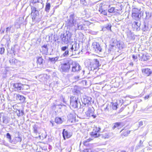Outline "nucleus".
Listing matches in <instances>:
<instances>
[{"mask_svg":"<svg viewBox=\"0 0 152 152\" xmlns=\"http://www.w3.org/2000/svg\"><path fill=\"white\" fill-rule=\"evenodd\" d=\"M76 15L74 13L70 14L69 17H67V20L66 24L68 28H70L75 26L76 22Z\"/></svg>","mask_w":152,"mask_h":152,"instance_id":"1","label":"nucleus"},{"mask_svg":"<svg viewBox=\"0 0 152 152\" xmlns=\"http://www.w3.org/2000/svg\"><path fill=\"white\" fill-rule=\"evenodd\" d=\"M30 6L31 9V14L32 16V19L33 21H37L39 20V10L40 9L38 8L37 7L32 6V5L30 4Z\"/></svg>","mask_w":152,"mask_h":152,"instance_id":"2","label":"nucleus"},{"mask_svg":"<svg viewBox=\"0 0 152 152\" xmlns=\"http://www.w3.org/2000/svg\"><path fill=\"white\" fill-rule=\"evenodd\" d=\"M72 63V60L71 59L67 60L66 62L61 64V71L64 72H67L71 67V64Z\"/></svg>","mask_w":152,"mask_h":152,"instance_id":"3","label":"nucleus"},{"mask_svg":"<svg viewBox=\"0 0 152 152\" xmlns=\"http://www.w3.org/2000/svg\"><path fill=\"white\" fill-rule=\"evenodd\" d=\"M132 17L134 20H139L141 16V11L137 9L134 8L132 10Z\"/></svg>","mask_w":152,"mask_h":152,"instance_id":"4","label":"nucleus"},{"mask_svg":"<svg viewBox=\"0 0 152 152\" xmlns=\"http://www.w3.org/2000/svg\"><path fill=\"white\" fill-rule=\"evenodd\" d=\"M78 98L75 96H72L70 97V106L72 108L75 109L78 108V106L80 105V103L78 101Z\"/></svg>","mask_w":152,"mask_h":152,"instance_id":"5","label":"nucleus"},{"mask_svg":"<svg viewBox=\"0 0 152 152\" xmlns=\"http://www.w3.org/2000/svg\"><path fill=\"white\" fill-rule=\"evenodd\" d=\"M99 66V61L96 59H94L91 61L89 67L91 68V70L94 71Z\"/></svg>","mask_w":152,"mask_h":152,"instance_id":"6","label":"nucleus"},{"mask_svg":"<svg viewBox=\"0 0 152 152\" xmlns=\"http://www.w3.org/2000/svg\"><path fill=\"white\" fill-rule=\"evenodd\" d=\"M31 2L33 4L32 6L37 7L39 9H41L43 7L42 0H31Z\"/></svg>","mask_w":152,"mask_h":152,"instance_id":"7","label":"nucleus"},{"mask_svg":"<svg viewBox=\"0 0 152 152\" xmlns=\"http://www.w3.org/2000/svg\"><path fill=\"white\" fill-rule=\"evenodd\" d=\"M93 50L96 53H99L102 51V48L99 44L97 42H94L92 44Z\"/></svg>","mask_w":152,"mask_h":152,"instance_id":"8","label":"nucleus"},{"mask_svg":"<svg viewBox=\"0 0 152 152\" xmlns=\"http://www.w3.org/2000/svg\"><path fill=\"white\" fill-rule=\"evenodd\" d=\"M72 68V71L75 72L79 70L81 68V66L77 63L74 62L72 61V63L71 64Z\"/></svg>","mask_w":152,"mask_h":152,"instance_id":"9","label":"nucleus"},{"mask_svg":"<svg viewBox=\"0 0 152 152\" xmlns=\"http://www.w3.org/2000/svg\"><path fill=\"white\" fill-rule=\"evenodd\" d=\"M76 28L79 30H87L88 29V26L84 24L82 22H77Z\"/></svg>","mask_w":152,"mask_h":152,"instance_id":"10","label":"nucleus"},{"mask_svg":"<svg viewBox=\"0 0 152 152\" xmlns=\"http://www.w3.org/2000/svg\"><path fill=\"white\" fill-rule=\"evenodd\" d=\"M100 130V128L99 127H96L94 128L93 131L91 133V135L94 138L100 136L99 132Z\"/></svg>","mask_w":152,"mask_h":152,"instance_id":"11","label":"nucleus"},{"mask_svg":"<svg viewBox=\"0 0 152 152\" xmlns=\"http://www.w3.org/2000/svg\"><path fill=\"white\" fill-rule=\"evenodd\" d=\"M138 56L140 57L142 61H147L150 58V56L147 53L139 54Z\"/></svg>","mask_w":152,"mask_h":152,"instance_id":"12","label":"nucleus"},{"mask_svg":"<svg viewBox=\"0 0 152 152\" xmlns=\"http://www.w3.org/2000/svg\"><path fill=\"white\" fill-rule=\"evenodd\" d=\"M62 134L63 138L64 140H65L66 138L68 139L69 138L72 136L70 133L66 130L65 129H63Z\"/></svg>","mask_w":152,"mask_h":152,"instance_id":"13","label":"nucleus"},{"mask_svg":"<svg viewBox=\"0 0 152 152\" xmlns=\"http://www.w3.org/2000/svg\"><path fill=\"white\" fill-rule=\"evenodd\" d=\"M23 86V84L20 83H15L13 85L15 90L18 91L23 89V88L22 87Z\"/></svg>","mask_w":152,"mask_h":152,"instance_id":"14","label":"nucleus"},{"mask_svg":"<svg viewBox=\"0 0 152 152\" xmlns=\"http://www.w3.org/2000/svg\"><path fill=\"white\" fill-rule=\"evenodd\" d=\"M94 110L93 108H89L88 110L86 113L87 117H91V115H93V113H94Z\"/></svg>","mask_w":152,"mask_h":152,"instance_id":"15","label":"nucleus"},{"mask_svg":"<svg viewBox=\"0 0 152 152\" xmlns=\"http://www.w3.org/2000/svg\"><path fill=\"white\" fill-rule=\"evenodd\" d=\"M142 71V72L144 73L147 76H149L152 73V70L148 68L143 69Z\"/></svg>","mask_w":152,"mask_h":152,"instance_id":"16","label":"nucleus"},{"mask_svg":"<svg viewBox=\"0 0 152 152\" xmlns=\"http://www.w3.org/2000/svg\"><path fill=\"white\" fill-rule=\"evenodd\" d=\"M9 61L11 64L12 65L14 64L19 65L20 63L19 61L14 58L10 59Z\"/></svg>","mask_w":152,"mask_h":152,"instance_id":"17","label":"nucleus"},{"mask_svg":"<svg viewBox=\"0 0 152 152\" xmlns=\"http://www.w3.org/2000/svg\"><path fill=\"white\" fill-rule=\"evenodd\" d=\"M78 45H77L75 42H73V44H72L71 48L70 49V51L73 52V50L76 51L78 49Z\"/></svg>","mask_w":152,"mask_h":152,"instance_id":"18","label":"nucleus"},{"mask_svg":"<svg viewBox=\"0 0 152 152\" xmlns=\"http://www.w3.org/2000/svg\"><path fill=\"white\" fill-rule=\"evenodd\" d=\"M110 45L112 47L117 45L118 43V40L116 39H110Z\"/></svg>","mask_w":152,"mask_h":152,"instance_id":"19","label":"nucleus"},{"mask_svg":"<svg viewBox=\"0 0 152 152\" xmlns=\"http://www.w3.org/2000/svg\"><path fill=\"white\" fill-rule=\"evenodd\" d=\"M22 140V138L20 137L19 134L17 137H15L12 140L14 144H16L18 142H20Z\"/></svg>","mask_w":152,"mask_h":152,"instance_id":"20","label":"nucleus"},{"mask_svg":"<svg viewBox=\"0 0 152 152\" xmlns=\"http://www.w3.org/2000/svg\"><path fill=\"white\" fill-rule=\"evenodd\" d=\"M151 28V27L149 26L148 23H144L142 29L143 31H145L150 30Z\"/></svg>","mask_w":152,"mask_h":152,"instance_id":"21","label":"nucleus"},{"mask_svg":"<svg viewBox=\"0 0 152 152\" xmlns=\"http://www.w3.org/2000/svg\"><path fill=\"white\" fill-rule=\"evenodd\" d=\"M15 31V30L12 25H10L8 27L6 28V33H8V32H11L12 33L14 32Z\"/></svg>","mask_w":152,"mask_h":152,"instance_id":"22","label":"nucleus"},{"mask_svg":"<svg viewBox=\"0 0 152 152\" xmlns=\"http://www.w3.org/2000/svg\"><path fill=\"white\" fill-rule=\"evenodd\" d=\"M10 119L7 116H5L4 115L3 116L2 122L3 123L6 124H7L9 122Z\"/></svg>","mask_w":152,"mask_h":152,"instance_id":"23","label":"nucleus"},{"mask_svg":"<svg viewBox=\"0 0 152 152\" xmlns=\"http://www.w3.org/2000/svg\"><path fill=\"white\" fill-rule=\"evenodd\" d=\"M117 46L119 49H123L124 47L123 42L119 41H118V43H117Z\"/></svg>","mask_w":152,"mask_h":152,"instance_id":"24","label":"nucleus"},{"mask_svg":"<svg viewBox=\"0 0 152 152\" xmlns=\"http://www.w3.org/2000/svg\"><path fill=\"white\" fill-rule=\"evenodd\" d=\"M71 34L68 31H66L64 33L62 38H71Z\"/></svg>","mask_w":152,"mask_h":152,"instance_id":"25","label":"nucleus"},{"mask_svg":"<svg viewBox=\"0 0 152 152\" xmlns=\"http://www.w3.org/2000/svg\"><path fill=\"white\" fill-rule=\"evenodd\" d=\"M132 25L133 28L137 30L140 26V23H139L137 22L134 21L133 22Z\"/></svg>","mask_w":152,"mask_h":152,"instance_id":"26","label":"nucleus"},{"mask_svg":"<svg viewBox=\"0 0 152 152\" xmlns=\"http://www.w3.org/2000/svg\"><path fill=\"white\" fill-rule=\"evenodd\" d=\"M59 58V57L58 56L54 58H49V60L52 63H55L56 61H58Z\"/></svg>","mask_w":152,"mask_h":152,"instance_id":"27","label":"nucleus"},{"mask_svg":"<svg viewBox=\"0 0 152 152\" xmlns=\"http://www.w3.org/2000/svg\"><path fill=\"white\" fill-rule=\"evenodd\" d=\"M16 99L17 100H19L22 102H24L25 100V98L23 96L18 94H17Z\"/></svg>","mask_w":152,"mask_h":152,"instance_id":"28","label":"nucleus"},{"mask_svg":"<svg viewBox=\"0 0 152 152\" xmlns=\"http://www.w3.org/2000/svg\"><path fill=\"white\" fill-rule=\"evenodd\" d=\"M50 3L47 2L45 5V11L47 12H49L50 10Z\"/></svg>","mask_w":152,"mask_h":152,"instance_id":"29","label":"nucleus"},{"mask_svg":"<svg viewBox=\"0 0 152 152\" xmlns=\"http://www.w3.org/2000/svg\"><path fill=\"white\" fill-rule=\"evenodd\" d=\"M55 122L56 123L60 124L62 123L63 121L61 118L56 117L55 119Z\"/></svg>","mask_w":152,"mask_h":152,"instance_id":"30","label":"nucleus"},{"mask_svg":"<svg viewBox=\"0 0 152 152\" xmlns=\"http://www.w3.org/2000/svg\"><path fill=\"white\" fill-rule=\"evenodd\" d=\"M111 25L110 24H107L103 27L102 29L106 28L107 30H110L111 31Z\"/></svg>","mask_w":152,"mask_h":152,"instance_id":"31","label":"nucleus"},{"mask_svg":"<svg viewBox=\"0 0 152 152\" xmlns=\"http://www.w3.org/2000/svg\"><path fill=\"white\" fill-rule=\"evenodd\" d=\"M37 64H39V65H40L41 64H42L43 60L42 58V57H39L37 59Z\"/></svg>","mask_w":152,"mask_h":152,"instance_id":"32","label":"nucleus"},{"mask_svg":"<svg viewBox=\"0 0 152 152\" xmlns=\"http://www.w3.org/2000/svg\"><path fill=\"white\" fill-rule=\"evenodd\" d=\"M107 7V5H106L105 4H103V3H101V5L100 9V11L106 10Z\"/></svg>","mask_w":152,"mask_h":152,"instance_id":"33","label":"nucleus"},{"mask_svg":"<svg viewBox=\"0 0 152 152\" xmlns=\"http://www.w3.org/2000/svg\"><path fill=\"white\" fill-rule=\"evenodd\" d=\"M130 131L129 130H125L123 132L122 136L126 137L130 133Z\"/></svg>","mask_w":152,"mask_h":152,"instance_id":"34","label":"nucleus"},{"mask_svg":"<svg viewBox=\"0 0 152 152\" xmlns=\"http://www.w3.org/2000/svg\"><path fill=\"white\" fill-rule=\"evenodd\" d=\"M68 45L65 46H63L61 47V51H64L67 50H68Z\"/></svg>","mask_w":152,"mask_h":152,"instance_id":"35","label":"nucleus"},{"mask_svg":"<svg viewBox=\"0 0 152 152\" xmlns=\"http://www.w3.org/2000/svg\"><path fill=\"white\" fill-rule=\"evenodd\" d=\"M64 52L62 54V56L64 57H67L69 56V49L67 50L64 51Z\"/></svg>","mask_w":152,"mask_h":152,"instance_id":"36","label":"nucleus"},{"mask_svg":"<svg viewBox=\"0 0 152 152\" xmlns=\"http://www.w3.org/2000/svg\"><path fill=\"white\" fill-rule=\"evenodd\" d=\"M37 128L38 126L36 125L35 124L33 126V129L34 132L35 134H37L38 133Z\"/></svg>","mask_w":152,"mask_h":152,"instance_id":"37","label":"nucleus"},{"mask_svg":"<svg viewBox=\"0 0 152 152\" xmlns=\"http://www.w3.org/2000/svg\"><path fill=\"white\" fill-rule=\"evenodd\" d=\"M121 123H116L114 124V125L113 127V129H115L116 127H118L121 125Z\"/></svg>","mask_w":152,"mask_h":152,"instance_id":"38","label":"nucleus"},{"mask_svg":"<svg viewBox=\"0 0 152 152\" xmlns=\"http://www.w3.org/2000/svg\"><path fill=\"white\" fill-rule=\"evenodd\" d=\"M144 140H140V145L138 146H137V149L141 147H143V142Z\"/></svg>","mask_w":152,"mask_h":152,"instance_id":"39","label":"nucleus"},{"mask_svg":"<svg viewBox=\"0 0 152 152\" xmlns=\"http://www.w3.org/2000/svg\"><path fill=\"white\" fill-rule=\"evenodd\" d=\"M91 99V98L90 97H87V98H84V102L86 103L85 104L88 103L89 102H90V100Z\"/></svg>","mask_w":152,"mask_h":152,"instance_id":"40","label":"nucleus"},{"mask_svg":"<svg viewBox=\"0 0 152 152\" xmlns=\"http://www.w3.org/2000/svg\"><path fill=\"white\" fill-rule=\"evenodd\" d=\"M117 104L116 103H113L112 104L111 107L113 110H116L117 108Z\"/></svg>","mask_w":152,"mask_h":152,"instance_id":"41","label":"nucleus"},{"mask_svg":"<svg viewBox=\"0 0 152 152\" xmlns=\"http://www.w3.org/2000/svg\"><path fill=\"white\" fill-rule=\"evenodd\" d=\"M145 13L146 14V19H148L151 16V14L149 12H146Z\"/></svg>","mask_w":152,"mask_h":152,"instance_id":"42","label":"nucleus"},{"mask_svg":"<svg viewBox=\"0 0 152 152\" xmlns=\"http://www.w3.org/2000/svg\"><path fill=\"white\" fill-rule=\"evenodd\" d=\"M5 49L4 47L0 48V54H3L4 53Z\"/></svg>","mask_w":152,"mask_h":152,"instance_id":"43","label":"nucleus"},{"mask_svg":"<svg viewBox=\"0 0 152 152\" xmlns=\"http://www.w3.org/2000/svg\"><path fill=\"white\" fill-rule=\"evenodd\" d=\"M101 3L100 4H98L96 6V9L97 10H98L99 11H100V9L101 8Z\"/></svg>","mask_w":152,"mask_h":152,"instance_id":"44","label":"nucleus"},{"mask_svg":"<svg viewBox=\"0 0 152 152\" xmlns=\"http://www.w3.org/2000/svg\"><path fill=\"white\" fill-rule=\"evenodd\" d=\"M114 10L115 8L114 7H112L111 8L108 9V12L109 13L114 12H115L114 11Z\"/></svg>","mask_w":152,"mask_h":152,"instance_id":"45","label":"nucleus"},{"mask_svg":"<svg viewBox=\"0 0 152 152\" xmlns=\"http://www.w3.org/2000/svg\"><path fill=\"white\" fill-rule=\"evenodd\" d=\"M42 48H44V50L46 52H47L48 50V48L47 45H44L42 46Z\"/></svg>","mask_w":152,"mask_h":152,"instance_id":"46","label":"nucleus"},{"mask_svg":"<svg viewBox=\"0 0 152 152\" xmlns=\"http://www.w3.org/2000/svg\"><path fill=\"white\" fill-rule=\"evenodd\" d=\"M107 10H106L102 11H100L99 12H101V13L102 14L104 15H107Z\"/></svg>","mask_w":152,"mask_h":152,"instance_id":"47","label":"nucleus"},{"mask_svg":"<svg viewBox=\"0 0 152 152\" xmlns=\"http://www.w3.org/2000/svg\"><path fill=\"white\" fill-rule=\"evenodd\" d=\"M19 113L18 114H17L18 116H22L24 115V112L23 110H22L20 112V110H19Z\"/></svg>","mask_w":152,"mask_h":152,"instance_id":"48","label":"nucleus"},{"mask_svg":"<svg viewBox=\"0 0 152 152\" xmlns=\"http://www.w3.org/2000/svg\"><path fill=\"white\" fill-rule=\"evenodd\" d=\"M20 25L18 22H16L15 24V27L16 28H18L20 27Z\"/></svg>","mask_w":152,"mask_h":152,"instance_id":"49","label":"nucleus"},{"mask_svg":"<svg viewBox=\"0 0 152 152\" xmlns=\"http://www.w3.org/2000/svg\"><path fill=\"white\" fill-rule=\"evenodd\" d=\"M6 137L9 139L10 141L11 140V136L10 133H8L6 134Z\"/></svg>","mask_w":152,"mask_h":152,"instance_id":"50","label":"nucleus"},{"mask_svg":"<svg viewBox=\"0 0 152 152\" xmlns=\"http://www.w3.org/2000/svg\"><path fill=\"white\" fill-rule=\"evenodd\" d=\"M110 106L107 104L106 105V107L104 108V110L105 111H109V108L110 107Z\"/></svg>","mask_w":152,"mask_h":152,"instance_id":"51","label":"nucleus"},{"mask_svg":"<svg viewBox=\"0 0 152 152\" xmlns=\"http://www.w3.org/2000/svg\"><path fill=\"white\" fill-rule=\"evenodd\" d=\"M132 58L135 61H137V57L136 55H133L132 56Z\"/></svg>","mask_w":152,"mask_h":152,"instance_id":"52","label":"nucleus"},{"mask_svg":"<svg viewBox=\"0 0 152 152\" xmlns=\"http://www.w3.org/2000/svg\"><path fill=\"white\" fill-rule=\"evenodd\" d=\"M74 79L77 80H80L81 79V78H80V77L79 76H76L74 77Z\"/></svg>","mask_w":152,"mask_h":152,"instance_id":"53","label":"nucleus"},{"mask_svg":"<svg viewBox=\"0 0 152 152\" xmlns=\"http://www.w3.org/2000/svg\"><path fill=\"white\" fill-rule=\"evenodd\" d=\"M4 113H0V124L1 125V118L2 117H3V116L4 115Z\"/></svg>","mask_w":152,"mask_h":152,"instance_id":"54","label":"nucleus"},{"mask_svg":"<svg viewBox=\"0 0 152 152\" xmlns=\"http://www.w3.org/2000/svg\"><path fill=\"white\" fill-rule=\"evenodd\" d=\"M139 127H140L143 125V122L142 121H140L139 122Z\"/></svg>","mask_w":152,"mask_h":152,"instance_id":"55","label":"nucleus"},{"mask_svg":"<svg viewBox=\"0 0 152 152\" xmlns=\"http://www.w3.org/2000/svg\"><path fill=\"white\" fill-rule=\"evenodd\" d=\"M53 35L52 33H50L48 35V38H50L51 37V38L53 37Z\"/></svg>","mask_w":152,"mask_h":152,"instance_id":"56","label":"nucleus"},{"mask_svg":"<svg viewBox=\"0 0 152 152\" xmlns=\"http://www.w3.org/2000/svg\"><path fill=\"white\" fill-rule=\"evenodd\" d=\"M91 34L93 35H96L97 34V32L95 31H92L91 32Z\"/></svg>","mask_w":152,"mask_h":152,"instance_id":"57","label":"nucleus"},{"mask_svg":"<svg viewBox=\"0 0 152 152\" xmlns=\"http://www.w3.org/2000/svg\"><path fill=\"white\" fill-rule=\"evenodd\" d=\"M91 116L93 118H95L96 117V115H94V113H93V115H91Z\"/></svg>","mask_w":152,"mask_h":152,"instance_id":"58","label":"nucleus"},{"mask_svg":"<svg viewBox=\"0 0 152 152\" xmlns=\"http://www.w3.org/2000/svg\"><path fill=\"white\" fill-rule=\"evenodd\" d=\"M124 54H125L124 53H122L119 56H121V57H123L124 56Z\"/></svg>","mask_w":152,"mask_h":152,"instance_id":"59","label":"nucleus"},{"mask_svg":"<svg viewBox=\"0 0 152 152\" xmlns=\"http://www.w3.org/2000/svg\"><path fill=\"white\" fill-rule=\"evenodd\" d=\"M91 140V139H88L87 140H86V141H84V143H86V142H89V141H90Z\"/></svg>","mask_w":152,"mask_h":152,"instance_id":"60","label":"nucleus"},{"mask_svg":"<svg viewBox=\"0 0 152 152\" xmlns=\"http://www.w3.org/2000/svg\"><path fill=\"white\" fill-rule=\"evenodd\" d=\"M124 109L123 108H121L119 111V113L122 112L123 110Z\"/></svg>","mask_w":152,"mask_h":152,"instance_id":"61","label":"nucleus"},{"mask_svg":"<svg viewBox=\"0 0 152 152\" xmlns=\"http://www.w3.org/2000/svg\"><path fill=\"white\" fill-rule=\"evenodd\" d=\"M84 152H89V150L88 149H86L84 150Z\"/></svg>","mask_w":152,"mask_h":152,"instance_id":"62","label":"nucleus"},{"mask_svg":"<svg viewBox=\"0 0 152 152\" xmlns=\"http://www.w3.org/2000/svg\"><path fill=\"white\" fill-rule=\"evenodd\" d=\"M149 97V95L145 96V99H148Z\"/></svg>","mask_w":152,"mask_h":152,"instance_id":"63","label":"nucleus"},{"mask_svg":"<svg viewBox=\"0 0 152 152\" xmlns=\"http://www.w3.org/2000/svg\"><path fill=\"white\" fill-rule=\"evenodd\" d=\"M80 1H82L83 4H84V0H80Z\"/></svg>","mask_w":152,"mask_h":152,"instance_id":"64","label":"nucleus"}]
</instances>
